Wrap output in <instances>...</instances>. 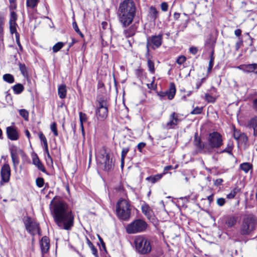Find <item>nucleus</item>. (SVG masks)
Instances as JSON below:
<instances>
[{"label":"nucleus","mask_w":257,"mask_h":257,"mask_svg":"<svg viewBox=\"0 0 257 257\" xmlns=\"http://www.w3.org/2000/svg\"><path fill=\"white\" fill-rule=\"evenodd\" d=\"M51 211L54 220L61 229L69 230L74 225V216L67 204L61 200L51 203Z\"/></svg>","instance_id":"nucleus-1"},{"label":"nucleus","mask_w":257,"mask_h":257,"mask_svg":"<svg viewBox=\"0 0 257 257\" xmlns=\"http://www.w3.org/2000/svg\"><path fill=\"white\" fill-rule=\"evenodd\" d=\"M119 22L123 28L130 26L134 21L136 14V7L133 0H124L121 2L117 11Z\"/></svg>","instance_id":"nucleus-2"},{"label":"nucleus","mask_w":257,"mask_h":257,"mask_svg":"<svg viewBox=\"0 0 257 257\" xmlns=\"http://www.w3.org/2000/svg\"><path fill=\"white\" fill-rule=\"evenodd\" d=\"M207 141L209 147L202 144L200 139L197 137V134L195 135L194 144L197 148L199 153H210V149L219 148L223 144L222 136L217 132L210 133L208 135Z\"/></svg>","instance_id":"nucleus-3"},{"label":"nucleus","mask_w":257,"mask_h":257,"mask_svg":"<svg viewBox=\"0 0 257 257\" xmlns=\"http://www.w3.org/2000/svg\"><path fill=\"white\" fill-rule=\"evenodd\" d=\"M257 228V217L252 213L242 215L239 228L241 235H247L252 233Z\"/></svg>","instance_id":"nucleus-4"},{"label":"nucleus","mask_w":257,"mask_h":257,"mask_svg":"<svg viewBox=\"0 0 257 257\" xmlns=\"http://www.w3.org/2000/svg\"><path fill=\"white\" fill-rule=\"evenodd\" d=\"M134 243L136 251L142 255L149 254L152 250L151 241L143 235L135 236Z\"/></svg>","instance_id":"nucleus-5"},{"label":"nucleus","mask_w":257,"mask_h":257,"mask_svg":"<svg viewBox=\"0 0 257 257\" xmlns=\"http://www.w3.org/2000/svg\"><path fill=\"white\" fill-rule=\"evenodd\" d=\"M116 212L120 219L123 220L128 219L131 213L130 204L125 199H119L116 205Z\"/></svg>","instance_id":"nucleus-6"},{"label":"nucleus","mask_w":257,"mask_h":257,"mask_svg":"<svg viewBox=\"0 0 257 257\" xmlns=\"http://www.w3.org/2000/svg\"><path fill=\"white\" fill-rule=\"evenodd\" d=\"M97 161L98 165L101 166L105 171L111 170L114 167V162L110 154L105 150L100 151L99 154L97 157Z\"/></svg>","instance_id":"nucleus-7"},{"label":"nucleus","mask_w":257,"mask_h":257,"mask_svg":"<svg viewBox=\"0 0 257 257\" xmlns=\"http://www.w3.org/2000/svg\"><path fill=\"white\" fill-rule=\"evenodd\" d=\"M148 224L146 221L137 219L128 224L126 227V231L128 234H135L146 230Z\"/></svg>","instance_id":"nucleus-8"},{"label":"nucleus","mask_w":257,"mask_h":257,"mask_svg":"<svg viewBox=\"0 0 257 257\" xmlns=\"http://www.w3.org/2000/svg\"><path fill=\"white\" fill-rule=\"evenodd\" d=\"M26 230L32 235L40 234L39 224L30 216H25L23 219Z\"/></svg>","instance_id":"nucleus-9"},{"label":"nucleus","mask_w":257,"mask_h":257,"mask_svg":"<svg viewBox=\"0 0 257 257\" xmlns=\"http://www.w3.org/2000/svg\"><path fill=\"white\" fill-rule=\"evenodd\" d=\"M97 102L98 105L96 110V115L98 119L103 120L107 116L108 103L103 97L99 98Z\"/></svg>","instance_id":"nucleus-10"},{"label":"nucleus","mask_w":257,"mask_h":257,"mask_svg":"<svg viewBox=\"0 0 257 257\" xmlns=\"http://www.w3.org/2000/svg\"><path fill=\"white\" fill-rule=\"evenodd\" d=\"M163 34H159L158 35L152 36L147 39V48L149 51V46L152 45V47L153 49L159 48L162 43Z\"/></svg>","instance_id":"nucleus-11"},{"label":"nucleus","mask_w":257,"mask_h":257,"mask_svg":"<svg viewBox=\"0 0 257 257\" xmlns=\"http://www.w3.org/2000/svg\"><path fill=\"white\" fill-rule=\"evenodd\" d=\"M181 120L179 118V114L173 112L170 115L169 120L165 124L164 128L166 130L174 129Z\"/></svg>","instance_id":"nucleus-12"},{"label":"nucleus","mask_w":257,"mask_h":257,"mask_svg":"<svg viewBox=\"0 0 257 257\" xmlns=\"http://www.w3.org/2000/svg\"><path fill=\"white\" fill-rule=\"evenodd\" d=\"M176 87L175 85L173 83H171L170 84L169 89L168 90L165 91H160L158 93V95L160 97L161 99L167 96L168 98L170 100L172 99L176 94Z\"/></svg>","instance_id":"nucleus-13"},{"label":"nucleus","mask_w":257,"mask_h":257,"mask_svg":"<svg viewBox=\"0 0 257 257\" xmlns=\"http://www.w3.org/2000/svg\"><path fill=\"white\" fill-rule=\"evenodd\" d=\"M11 176V169L9 165L7 163L5 164L1 168V176L3 182L7 183L10 180Z\"/></svg>","instance_id":"nucleus-14"},{"label":"nucleus","mask_w":257,"mask_h":257,"mask_svg":"<svg viewBox=\"0 0 257 257\" xmlns=\"http://www.w3.org/2000/svg\"><path fill=\"white\" fill-rule=\"evenodd\" d=\"M236 68L247 73L250 72L257 73V63L241 64L237 66Z\"/></svg>","instance_id":"nucleus-15"},{"label":"nucleus","mask_w":257,"mask_h":257,"mask_svg":"<svg viewBox=\"0 0 257 257\" xmlns=\"http://www.w3.org/2000/svg\"><path fill=\"white\" fill-rule=\"evenodd\" d=\"M40 244L42 257H44L43 254L44 253H46L50 248V242L49 238L46 236L43 237L40 241Z\"/></svg>","instance_id":"nucleus-16"},{"label":"nucleus","mask_w":257,"mask_h":257,"mask_svg":"<svg viewBox=\"0 0 257 257\" xmlns=\"http://www.w3.org/2000/svg\"><path fill=\"white\" fill-rule=\"evenodd\" d=\"M6 133L8 138L12 141H16L19 138V134L17 130L13 126H8L6 128Z\"/></svg>","instance_id":"nucleus-17"},{"label":"nucleus","mask_w":257,"mask_h":257,"mask_svg":"<svg viewBox=\"0 0 257 257\" xmlns=\"http://www.w3.org/2000/svg\"><path fill=\"white\" fill-rule=\"evenodd\" d=\"M137 29L138 25L136 23L134 24L128 28L124 30L123 34L126 38L132 37L135 35Z\"/></svg>","instance_id":"nucleus-18"},{"label":"nucleus","mask_w":257,"mask_h":257,"mask_svg":"<svg viewBox=\"0 0 257 257\" xmlns=\"http://www.w3.org/2000/svg\"><path fill=\"white\" fill-rule=\"evenodd\" d=\"M33 163L37 167L39 170H41L43 172H46V169L44 165L41 163L37 155L33 157Z\"/></svg>","instance_id":"nucleus-19"},{"label":"nucleus","mask_w":257,"mask_h":257,"mask_svg":"<svg viewBox=\"0 0 257 257\" xmlns=\"http://www.w3.org/2000/svg\"><path fill=\"white\" fill-rule=\"evenodd\" d=\"M79 120L80 122V127L82 132V135L84 136V128L83 126V123L86 122L87 120V116L86 114L82 112L79 113Z\"/></svg>","instance_id":"nucleus-20"},{"label":"nucleus","mask_w":257,"mask_h":257,"mask_svg":"<svg viewBox=\"0 0 257 257\" xmlns=\"http://www.w3.org/2000/svg\"><path fill=\"white\" fill-rule=\"evenodd\" d=\"M67 94V90L66 85L64 84L60 85L58 88V94L59 97L61 99H64L66 97Z\"/></svg>","instance_id":"nucleus-21"},{"label":"nucleus","mask_w":257,"mask_h":257,"mask_svg":"<svg viewBox=\"0 0 257 257\" xmlns=\"http://www.w3.org/2000/svg\"><path fill=\"white\" fill-rule=\"evenodd\" d=\"M248 125L253 129V135L257 136V116L250 120Z\"/></svg>","instance_id":"nucleus-22"},{"label":"nucleus","mask_w":257,"mask_h":257,"mask_svg":"<svg viewBox=\"0 0 257 257\" xmlns=\"http://www.w3.org/2000/svg\"><path fill=\"white\" fill-rule=\"evenodd\" d=\"M142 212L148 218H150L152 215V210L148 205L145 204L142 206Z\"/></svg>","instance_id":"nucleus-23"},{"label":"nucleus","mask_w":257,"mask_h":257,"mask_svg":"<svg viewBox=\"0 0 257 257\" xmlns=\"http://www.w3.org/2000/svg\"><path fill=\"white\" fill-rule=\"evenodd\" d=\"M149 16L154 21L158 17V12L155 7L151 6L150 8Z\"/></svg>","instance_id":"nucleus-24"},{"label":"nucleus","mask_w":257,"mask_h":257,"mask_svg":"<svg viewBox=\"0 0 257 257\" xmlns=\"http://www.w3.org/2000/svg\"><path fill=\"white\" fill-rule=\"evenodd\" d=\"M237 222V218L234 216H230L227 218L225 221V224L228 227L234 226Z\"/></svg>","instance_id":"nucleus-25"},{"label":"nucleus","mask_w":257,"mask_h":257,"mask_svg":"<svg viewBox=\"0 0 257 257\" xmlns=\"http://www.w3.org/2000/svg\"><path fill=\"white\" fill-rule=\"evenodd\" d=\"M163 176L162 174H158L148 177L146 179L152 183H155L160 180L162 178Z\"/></svg>","instance_id":"nucleus-26"},{"label":"nucleus","mask_w":257,"mask_h":257,"mask_svg":"<svg viewBox=\"0 0 257 257\" xmlns=\"http://www.w3.org/2000/svg\"><path fill=\"white\" fill-rule=\"evenodd\" d=\"M233 148V143L232 141H228L226 147L221 151V153H227L231 154L232 150Z\"/></svg>","instance_id":"nucleus-27"},{"label":"nucleus","mask_w":257,"mask_h":257,"mask_svg":"<svg viewBox=\"0 0 257 257\" xmlns=\"http://www.w3.org/2000/svg\"><path fill=\"white\" fill-rule=\"evenodd\" d=\"M13 89L15 94H19L23 91L24 87L22 84L18 83L13 86Z\"/></svg>","instance_id":"nucleus-28"},{"label":"nucleus","mask_w":257,"mask_h":257,"mask_svg":"<svg viewBox=\"0 0 257 257\" xmlns=\"http://www.w3.org/2000/svg\"><path fill=\"white\" fill-rule=\"evenodd\" d=\"M184 15L186 17V18L183 20L182 23L179 25L178 29L179 31H184V30L187 27L189 18L187 15L184 14Z\"/></svg>","instance_id":"nucleus-29"},{"label":"nucleus","mask_w":257,"mask_h":257,"mask_svg":"<svg viewBox=\"0 0 257 257\" xmlns=\"http://www.w3.org/2000/svg\"><path fill=\"white\" fill-rule=\"evenodd\" d=\"M10 151L11 153V156H17L19 153L22 152V151L18 148L16 146H12L10 147Z\"/></svg>","instance_id":"nucleus-30"},{"label":"nucleus","mask_w":257,"mask_h":257,"mask_svg":"<svg viewBox=\"0 0 257 257\" xmlns=\"http://www.w3.org/2000/svg\"><path fill=\"white\" fill-rule=\"evenodd\" d=\"M39 0H27L26 5L27 7L31 9H34L37 7Z\"/></svg>","instance_id":"nucleus-31"},{"label":"nucleus","mask_w":257,"mask_h":257,"mask_svg":"<svg viewBox=\"0 0 257 257\" xmlns=\"http://www.w3.org/2000/svg\"><path fill=\"white\" fill-rule=\"evenodd\" d=\"M240 168L245 173H247L251 168V166L248 163H244L240 165Z\"/></svg>","instance_id":"nucleus-32"},{"label":"nucleus","mask_w":257,"mask_h":257,"mask_svg":"<svg viewBox=\"0 0 257 257\" xmlns=\"http://www.w3.org/2000/svg\"><path fill=\"white\" fill-rule=\"evenodd\" d=\"M19 69L24 76L28 75V68L24 64L20 63L19 64Z\"/></svg>","instance_id":"nucleus-33"},{"label":"nucleus","mask_w":257,"mask_h":257,"mask_svg":"<svg viewBox=\"0 0 257 257\" xmlns=\"http://www.w3.org/2000/svg\"><path fill=\"white\" fill-rule=\"evenodd\" d=\"M3 79L6 82L12 83L14 82V76L10 74H6L3 75Z\"/></svg>","instance_id":"nucleus-34"},{"label":"nucleus","mask_w":257,"mask_h":257,"mask_svg":"<svg viewBox=\"0 0 257 257\" xmlns=\"http://www.w3.org/2000/svg\"><path fill=\"white\" fill-rule=\"evenodd\" d=\"M64 46V43L62 42H58L52 48L54 53L58 52Z\"/></svg>","instance_id":"nucleus-35"},{"label":"nucleus","mask_w":257,"mask_h":257,"mask_svg":"<svg viewBox=\"0 0 257 257\" xmlns=\"http://www.w3.org/2000/svg\"><path fill=\"white\" fill-rule=\"evenodd\" d=\"M148 63V67L149 68V70L150 72L154 74L155 71V66H154V63L150 59H148L147 61Z\"/></svg>","instance_id":"nucleus-36"},{"label":"nucleus","mask_w":257,"mask_h":257,"mask_svg":"<svg viewBox=\"0 0 257 257\" xmlns=\"http://www.w3.org/2000/svg\"><path fill=\"white\" fill-rule=\"evenodd\" d=\"M11 158L12 159V162H13L14 169L15 170H16L17 166L19 163L18 156V155L15 156H11Z\"/></svg>","instance_id":"nucleus-37"},{"label":"nucleus","mask_w":257,"mask_h":257,"mask_svg":"<svg viewBox=\"0 0 257 257\" xmlns=\"http://www.w3.org/2000/svg\"><path fill=\"white\" fill-rule=\"evenodd\" d=\"M10 25V30L12 34L17 33V23H9Z\"/></svg>","instance_id":"nucleus-38"},{"label":"nucleus","mask_w":257,"mask_h":257,"mask_svg":"<svg viewBox=\"0 0 257 257\" xmlns=\"http://www.w3.org/2000/svg\"><path fill=\"white\" fill-rule=\"evenodd\" d=\"M20 115L22 116L25 120H28L29 117V113L28 112L24 109H22L19 110Z\"/></svg>","instance_id":"nucleus-39"},{"label":"nucleus","mask_w":257,"mask_h":257,"mask_svg":"<svg viewBox=\"0 0 257 257\" xmlns=\"http://www.w3.org/2000/svg\"><path fill=\"white\" fill-rule=\"evenodd\" d=\"M238 191L239 190L236 188L233 189L231 191L230 193L227 195V198L228 199L233 198L235 196Z\"/></svg>","instance_id":"nucleus-40"},{"label":"nucleus","mask_w":257,"mask_h":257,"mask_svg":"<svg viewBox=\"0 0 257 257\" xmlns=\"http://www.w3.org/2000/svg\"><path fill=\"white\" fill-rule=\"evenodd\" d=\"M17 20V15L15 12H12L11 13V17L9 23H16V21Z\"/></svg>","instance_id":"nucleus-41"},{"label":"nucleus","mask_w":257,"mask_h":257,"mask_svg":"<svg viewBox=\"0 0 257 257\" xmlns=\"http://www.w3.org/2000/svg\"><path fill=\"white\" fill-rule=\"evenodd\" d=\"M51 131L53 133L55 136H57L58 134L57 130V125L55 122L52 123L51 125Z\"/></svg>","instance_id":"nucleus-42"},{"label":"nucleus","mask_w":257,"mask_h":257,"mask_svg":"<svg viewBox=\"0 0 257 257\" xmlns=\"http://www.w3.org/2000/svg\"><path fill=\"white\" fill-rule=\"evenodd\" d=\"M186 60V57L182 55L178 57V58L176 60V62L178 64L181 65L185 62Z\"/></svg>","instance_id":"nucleus-43"},{"label":"nucleus","mask_w":257,"mask_h":257,"mask_svg":"<svg viewBox=\"0 0 257 257\" xmlns=\"http://www.w3.org/2000/svg\"><path fill=\"white\" fill-rule=\"evenodd\" d=\"M202 107H196L191 112L192 114H199L202 112Z\"/></svg>","instance_id":"nucleus-44"},{"label":"nucleus","mask_w":257,"mask_h":257,"mask_svg":"<svg viewBox=\"0 0 257 257\" xmlns=\"http://www.w3.org/2000/svg\"><path fill=\"white\" fill-rule=\"evenodd\" d=\"M36 184L38 187H42L44 185V181L42 178H38L36 181Z\"/></svg>","instance_id":"nucleus-45"},{"label":"nucleus","mask_w":257,"mask_h":257,"mask_svg":"<svg viewBox=\"0 0 257 257\" xmlns=\"http://www.w3.org/2000/svg\"><path fill=\"white\" fill-rule=\"evenodd\" d=\"M205 99L208 102L212 103L214 102L216 100L215 97L212 96L209 94H205Z\"/></svg>","instance_id":"nucleus-46"},{"label":"nucleus","mask_w":257,"mask_h":257,"mask_svg":"<svg viewBox=\"0 0 257 257\" xmlns=\"http://www.w3.org/2000/svg\"><path fill=\"white\" fill-rule=\"evenodd\" d=\"M233 136L234 138L236 140H239V138L241 137H245L246 140H247V138L246 137L245 135L244 134H239L238 132H237L236 131L234 132Z\"/></svg>","instance_id":"nucleus-47"},{"label":"nucleus","mask_w":257,"mask_h":257,"mask_svg":"<svg viewBox=\"0 0 257 257\" xmlns=\"http://www.w3.org/2000/svg\"><path fill=\"white\" fill-rule=\"evenodd\" d=\"M128 151H129L128 148L126 147V148H123V149L121 151V158L122 159V160L125 159V156L126 155V154Z\"/></svg>","instance_id":"nucleus-48"},{"label":"nucleus","mask_w":257,"mask_h":257,"mask_svg":"<svg viewBox=\"0 0 257 257\" xmlns=\"http://www.w3.org/2000/svg\"><path fill=\"white\" fill-rule=\"evenodd\" d=\"M38 136H39V139L41 140V141L43 142L44 145L46 144H47V139H46V137H45V136L43 135V134L42 132H40L39 133Z\"/></svg>","instance_id":"nucleus-49"},{"label":"nucleus","mask_w":257,"mask_h":257,"mask_svg":"<svg viewBox=\"0 0 257 257\" xmlns=\"http://www.w3.org/2000/svg\"><path fill=\"white\" fill-rule=\"evenodd\" d=\"M154 79L155 77H153V80L151 83L147 84V86L149 89L152 90H155L156 89L157 85L154 84Z\"/></svg>","instance_id":"nucleus-50"},{"label":"nucleus","mask_w":257,"mask_h":257,"mask_svg":"<svg viewBox=\"0 0 257 257\" xmlns=\"http://www.w3.org/2000/svg\"><path fill=\"white\" fill-rule=\"evenodd\" d=\"M161 8L163 12H166L168 9V5L167 3L163 2L161 4Z\"/></svg>","instance_id":"nucleus-51"},{"label":"nucleus","mask_w":257,"mask_h":257,"mask_svg":"<svg viewBox=\"0 0 257 257\" xmlns=\"http://www.w3.org/2000/svg\"><path fill=\"white\" fill-rule=\"evenodd\" d=\"M225 203V200L223 198H218L217 200V204L220 206H222L223 205H224Z\"/></svg>","instance_id":"nucleus-52"},{"label":"nucleus","mask_w":257,"mask_h":257,"mask_svg":"<svg viewBox=\"0 0 257 257\" xmlns=\"http://www.w3.org/2000/svg\"><path fill=\"white\" fill-rule=\"evenodd\" d=\"M213 58L211 56L210 60L209 61V65L208 67V72H210L213 67Z\"/></svg>","instance_id":"nucleus-53"},{"label":"nucleus","mask_w":257,"mask_h":257,"mask_svg":"<svg viewBox=\"0 0 257 257\" xmlns=\"http://www.w3.org/2000/svg\"><path fill=\"white\" fill-rule=\"evenodd\" d=\"M145 146L146 143L143 142L140 143L137 146V148L139 150V151L141 152L142 149L144 148L145 147Z\"/></svg>","instance_id":"nucleus-54"},{"label":"nucleus","mask_w":257,"mask_h":257,"mask_svg":"<svg viewBox=\"0 0 257 257\" xmlns=\"http://www.w3.org/2000/svg\"><path fill=\"white\" fill-rule=\"evenodd\" d=\"M46 160L47 163H50V164L53 163L52 158L51 157L49 153H48L47 154V158H46Z\"/></svg>","instance_id":"nucleus-55"},{"label":"nucleus","mask_w":257,"mask_h":257,"mask_svg":"<svg viewBox=\"0 0 257 257\" xmlns=\"http://www.w3.org/2000/svg\"><path fill=\"white\" fill-rule=\"evenodd\" d=\"M90 249L92 254L94 255L95 257H98L97 249L94 247V246H92V247H91Z\"/></svg>","instance_id":"nucleus-56"},{"label":"nucleus","mask_w":257,"mask_h":257,"mask_svg":"<svg viewBox=\"0 0 257 257\" xmlns=\"http://www.w3.org/2000/svg\"><path fill=\"white\" fill-rule=\"evenodd\" d=\"M72 26L75 31L77 33L78 32H80V30L78 28V27L77 25V23L75 22H74L72 23Z\"/></svg>","instance_id":"nucleus-57"},{"label":"nucleus","mask_w":257,"mask_h":257,"mask_svg":"<svg viewBox=\"0 0 257 257\" xmlns=\"http://www.w3.org/2000/svg\"><path fill=\"white\" fill-rule=\"evenodd\" d=\"M173 169V167L171 165H169L165 167L164 169V172L162 173L163 175L166 174L167 172L171 169Z\"/></svg>","instance_id":"nucleus-58"},{"label":"nucleus","mask_w":257,"mask_h":257,"mask_svg":"<svg viewBox=\"0 0 257 257\" xmlns=\"http://www.w3.org/2000/svg\"><path fill=\"white\" fill-rule=\"evenodd\" d=\"M197 51L198 50L196 47H192L189 49L190 52L193 55L196 54L197 52Z\"/></svg>","instance_id":"nucleus-59"},{"label":"nucleus","mask_w":257,"mask_h":257,"mask_svg":"<svg viewBox=\"0 0 257 257\" xmlns=\"http://www.w3.org/2000/svg\"><path fill=\"white\" fill-rule=\"evenodd\" d=\"M223 182V180L222 179H217L214 181V185L215 186H219Z\"/></svg>","instance_id":"nucleus-60"},{"label":"nucleus","mask_w":257,"mask_h":257,"mask_svg":"<svg viewBox=\"0 0 257 257\" xmlns=\"http://www.w3.org/2000/svg\"><path fill=\"white\" fill-rule=\"evenodd\" d=\"M98 238H99V242H100V243L101 244L102 247L104 249H105V243L103 240V239H102V238H101L99 235H98Z\"/></svg>","instance_id":"nucleus-61"},{"label":"nucleus","mask_w":257,"mask_h":257,"mask_svg":"<svg viewBox=\"0 0 257 257\" xmlns=\"http://www.w3.org/2000/svg\"><path fill=\"white\" fill-rule=\"evenodd\" d=\"M234 34L237 37L240 36L241 35V30L240 29H236L234 31Z\"/></svg>","instance_id":"nucleus-62"},{"label":"nucleus","mask_w":257,"mask_h":257,"mask_svg":"<svg viewBox=\"0 0 257 257\" xmlns=\"http://www.w3.org/2000/svg\"><path fill=\"white\" fill-rule=\"evenodd\" d=\"M3 25H0V39H1L3 37V32H4Z\"/></svg>","instance_id":"nucleus-63"},{"label":"nucleus","mask_w":257,"mask_h":257,"mask_svg":"<svg viewBox=\"0 0 257 257\" xmlns=\"http://www.w3.org/2000/svg\"><path fill=\"white\" fill-rule=\"evenodd\" d=\"M253 107L254 109L257 111V98L253 101Z\"/></svg>","instance_id":"nucleus-64"}]
</instances>
